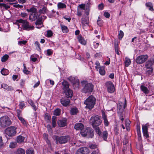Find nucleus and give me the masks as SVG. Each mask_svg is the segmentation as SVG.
Instances as JSON below:
<instances>
[{
	"instance_id": "58",
	"label": "nucleus",
	"mask_w": 154,
	"mask_h": 154,
	"mask_svg": "<svg viewBox=\"0 0 154 154\" xmlns=\"http://www.w3.org/2000/svg\"><path fill=\"white\" fill-rule=\"evenodd\" d=\"M90 2L87 3V4L85 5V10H89L90 5Z\"/></svg>"
},
{
	"instance_id": "61",
	"label": "nucleus",
	"mask_w": 154,
	"mask_h": 154,
	"mask_svg": "<svg viewBox=\"0 0 154 154\" xmlns=\"http://www.w3.org/2000/svg\"><path fill=\"white\" fill-rule=\"evenodd\" d=\"M23 72L25 74L28 75L30 74V72L27 69H23Z\"/></svg>"
},
{
	"instance_id": "14",
	"label": "nucleus",
	"mask_w": 154,
	"mask_h": 154,
	"mask_svg": "<svg viewBox=\"0 0 154 154\" xmlns=\"http://www.w3.org/2000/svg\"><path fill=\"white\" fill-rule=\"evenodd\" d=\"M136 62L138 64H141L144 62V55H142L138 56L136 59Z\"/></svg>"
},
{
	"instance_id": "10",
	"label": "nucleus",
	"mask_w": 154,
	"mask_h": 154,
	"mask_svg": "<svg viewBox=\"0 0 154 154\" xmlns=\"http://www.w3.org/2000/svg\"><path fill=\"white\" fill-rule=\"evenodd\" d=\"M106 85L108 91L110 93H112L115 91V88L113 83L110 82L106 83Z\"/></svg>"
},
{
	"instance_id": "59",
	"label": "nucleus",
	"mask_w": 154,
	"mask_h": 154,
	"mask_svg": "<svg viewBox=\"0 0 154 154\" xmlns=\"http://www.w3.org/2000/svg\"><path fill=\"white\" fill-rule=\"evenodd\" d=\"M79 6L80 8H82L83 10L85 9V5L83 4H81L79 5Z\"/></svg>"
},
{
	"instance_id": "57",
	"label": "nucleus",
	"mask_w": 154,
	"mask_h": 154,
	"mask_svg": "<svg viewBox=\"0 0 154 154\" xmlns=\"http://www.w3.org/2000/svg\"><path fill=\"white\" fill-rule=\"evenodd\" d=\"M26 154H34L33 150L29 149L26 151Z\"/></svg>"
},
{
	"instance_id": "17",
	"label": "nucleus",
	"mask_w": 154,
	"mask_h": 154,
	"mask_svg": "<svg viewBox=\"0 0 154 154\" xmlns=\"http://www.w3.org/2000/svg\"><path fill=\"white\" fill-rule=\"evenodd\" d=\"M154 62V60L153 59H151L147 61L145 64L146 68H152V65Z\"/></svg>"
},
{
	"instance_id": "4",
	"label": "nucleus",
	"mask_w": 154,
	"mask_h": 154,
	"mask_svg": "<svg viewBox=\"0 0 154 154\" xmlns=\"http://www.w3.org/2000/svg\"><path fill=\"white\" fill-rule=\"evenodd\" d=\"M11 124L10 119L7 116H4L0 118V126L2 128H5Z\"/></svg>"
},
{
	"instance_id": "2",
	"label": "nucleus",
	"mask_w": 154,
	"mask_h": 154,
	"mask_svg": "<svg viewBox=\"0 0 154 154\" xmlns=\"http://www.w3.org/2000/svg\"><path fill=\"white\" fill-rule=\"evenodd\" d=\"M83 87L82 91L83 93H90L92 92L94 88L93 85L91 83H88L87 81H82L81 82Z\"/></svg>"
},
{
	"instance_id": "35",
	"label": "nucleus",
	"mask_w": 154,
	"mask_h": 154,
	"mask_svg": "<svg viewBox=\"0 0 154 154\" xmlns=\"http://www.w3.org/2000/svg\"><path fill=\"white\" fill-rule=\"evenodd\" d=\"M61 27L62 32L63 33H66L68 32V29L66 26L64 25H61Z\"/></svg>"
},
{
	"instance_id": "38",
	"label": "nucleus",
	"mask_w": 154,
	"mask_h": 154,
	"mask_svg": "<svg viewBox=\"0 0 154 154\" xmlns=\"http://www.w3.org/2000/svg\"><path fill=\"white\" fill-rule=\"evenodd\" d=\"M42 17L38 18L35 22V24L36 25H41L42 23Z\"/></svg>"
},
{
	"instance_id": "47",
	"label": "nucleus",
	"mask_w": 154,
	"mask_h": 154,
	"mask_svg": "<svg viewBox=\"0 0 154 154\" xmlns=\"http://www.w3.org/2000/svg\"><path fill=\"white\" fill-rule=\"evenodd\" d=\"M19 119L21 121V122L24 125H26V122H25V120H24V119L21 116H18V117Z\"/></svg>"
},
{
	"instance_id": "19",
	"label": "nucleus",
	"mask_w": 154,
	"mask_h": 154,
	"mask_svg": "<svg viewBox=\"0 0 154 154\" xmlns=\"http://www.w3.org/2000/svg\"><path fill=\"white\" fill-rule=\"evenodd\" d=\"M66 120H60L57 121V124L59 126L64 127L66 125Z\"/></svg>"
},
{
	"instance_id": "11",
	"label": "nucleus",
	"mask_w": 154,
	"mask_h": 154,
	"mask_svg": "<svg viewBox=\"0 0 154 154\" xmlns=\"http://www.w3.org/2000/svg\"><path fill=\"white\" fill-rule=\"evenodd\" d=\"M154 93V89L153 87L149 86L148 88L145 87V94L146 96H150Z\"/></svg>"
},
{
	"instance_id": "33",
	"label": "nucleus",
	"mask_w": 154,
	"mask_h": 154,
	"mask_svg": "<svg viewBox=\"0 0 154 154\" xmlns=\"http://www.w3.org/2000/svg\"><path fill=\"white\" fill-rule=\"evenodd\" d=\"M16 154H25V151L21 148H19L17 150Z\"/></svg>"
},
{
	"instance_id": "7",
	"label": "nucleus",
	"mask_w": 154,
	"mask_h": 154,
	"mask_svg": "<svg viewBox=\"0 0 154 154\" xmlns=\"http://www.w3.org/2000/svg\"><path fill=\"white\" fill-rule=\"evenodd\" d=\"M70 139V137L68 135L61 136L56 138L57 142H59L60 144L65 143L69 141Z\"/></svg>"
},
{
	"instance_id": "21",
	"label": "nucleus",
	"mask_w": 154,
	"mask_h": 154,
	"mask_svg": "<svg viewBox=\"0 0 154 154\" xmlns=\"http://www.w3.org/2000/svg\"><path fill=\"white\" fill-rule=\"evenodd\" d=\"M145 5L146 8L150 11H154L153 4L151 2H148L146 3Z\"/></svg>"
},
{
	"instance_id": "49",
	"label": "nucleus",
	"mask_w": 154,
	"mask_h": 154,
	"mask_svg": "<svg viewBox=\"0 0 154 154\" xmlns=\"http://www.w3.org/2000/svg\"><path fill=\"white\" fill-rule=\"evenodd\" d=\"M27 42V41H26L23 40L18 42V44L20 45H21L22 44L25 45Z\"/></svg>"
},
{
	"instance_id": "29",
	"label": "nucleus",
	"mask_w": 154,
	"mask_h": 154,
	"mask_svg": "<svg viewBox=\"0 0 154 154\" xmlns=\"http://www.w3.org/2000/svg\"><path fill=\"white\" fill-rule=\"evenodd\" d=\"M78 39L79 42L81 44L84 45L86 44V41L85 40L84 38L81 35L78 36Z\"/></svg>"
},
{
	"instance_id": "41",
	"label": "nucleus",
	"mask_w": 154,
	"mask_h": 154,
	"mask_svg": "<svg viewBox=\"0 0 154 154\" xmlns=\"http://www.w3.org/2000/svg\"><path fill=\"white\" fill-rule=\"evenodd\" d=\"M60 110L59 109H57L54 111V115L57 116H59L60 115Z\"/></svg>"
},
{
	"instance_id": "46",
	"label": "nucleus",
	"mask_w": 154,
	"mask_h": 154,
	"mask_svg": "<svg viewBox=\"0 0 154 154\" xmlns=\"http://www.w3.org/2000/svg\"><path fill=\"white\" fill-rule=\"evenodd\" d=\"M53 35V32L51 30H48L47 33V36L48 37H50Z\"/></svg>"
},
{
	"instance_id": "15",
	"label": "nucleus",
	"mask_w": 154,
	"mask_h": 154,
	"mask_svg": "<svg viewBox=\"0 0 154 154\" xmlns=\"http://www.w3.org/2000/svg\"><path fill=\"white\" fill-rule=\"evenodd\" d=\"M100 134H98V133H97L98 134L99 136L101 137L104 140H106L108 136V133L107 131H104L102 133L100 130Z\"/></svg>"
},
{
	"instance_id": "50",
	"label": "nucleus",
	"mask_w": 154,
	"mask_h": 154,
	"mask_svg": "<svg viewBox=\"0 0 154 154\" xmlns=\"http://www.w3.org/2000/svg\"><path fill=\"white\" fill-rule=\"evenodd\" d=\"M53 52L51 49H48L47 50V53L48 55L50 56L53 54Z\"/></svg>"
},
{
	"instance_id": "37",
	"label": "nucleus",
	"mask_w": 154,
	"mask_h": 154,
	"mask_svg": "<svg viewBox=\"0 0 154 154\" xmlns=\"http://www.w3.org/2000/svg\"><path fill=\"white\" fill-rule=\"evenodd\" d=\"M57 7L58 8L61 9L66 8V6L64 4L60 2L58 4Z\"/></svg>"
},
{
	"instance_id": "28",
	"label": "nucleus",
	"mask_w": 154,
	"mask_h": 154,
	"mask_svg": "<svg viewBox=\"0 0 154 154\" xmlns=\"http://www.w3.org/2000/svg\"><path fill=\"white\" fill-rule=\"evenodd\" d=\"M89 128H87L85 129H82L80 132V134L83 137H86V134L88 131H89L90 130H88Z\"/></svg>"
},
{
	"instance_id": "9",
	"label": "nucleus",
	"mask_w": 154,
	"mask_h": 154,
	"mask_svg": "<svg viewBox=\"0 0 154 154\" xmlns=\"http://www.w3.org/2000/svg\"><path fill=\"white\" fill-rule=\"evenodd\" d=\"M89 150L88 148L83 147L79 149L76 154H89Z\"/></svg>"
},
{
	"instance_id": "25",
	"label": "nucleus",
	"mask_w": 154,
	"mask_h": 154,
	"mask_svg": "<svg viewBox=\"0 0 154 154\" xmlns=\"http://www.w3.org/2000/svg\"><path fill=\"white\" fill-rule=\"evenodd\" d=\"M82 23L83 25L84 26L86 24H88L89 23L88 18L87 17H82L81 19Z\"/></svg>"
},
{
	"instance_id": "34",
	"label": "nucleus",
	"mask_w": 154,
	"mask_h": 154,
	"mask_svg": "<svg viewBox=\"0 0 154 154\" xmlns=\"http://www.w3.org/2000/svg\"><path fill=\"white\" fill-rule=\"evenodd\" d=\"M149 126L148 124L145 125V137L146 138L149 137V134L147 131L148 127Z\"/></svg>"
},
{
	"instance_id": "26",
	"label": "nucleus",
	"mask_w": 154,
	"mask_h": 154,
	"mask_svg": "<svg viewBox=\"0 0 154 154\" xmlns=\"http://www.w3.org/2000/svg\"><path fill=\"white\" fill-rule=\"evenodd\" d=\"M1 87L2 88H3L8 91H11L13 90V89L11 86H8L6 84H2Z\"/></svg>"
},
{
	"instance_id": "13",
	"label": "nucleus",
	"mask_w": 154,
	"mask_h": 154,
	"mask_svg": "<svg viewBox=\"0 0 154 154\" xmlns=\"http://www.w3.org/2000/svg\"><path fill=\"white\" fill-rule=\"evenodd\" d=\"M70 101L69 99L62 98L60 100L61 104L64 106H66L70 103Z\"/></svg>"
},
{
	"instance_id": "42",
	"label": "nucleus",
	"mask_w": 154,
	"mask_h": 154,
	"mask_svg": "<svg viewBox=\"0 0 154 154\" xmlns=\"http://www.w3.org/2000/svg\"><path fill=\"white\" fill-rule=\"evenodd\" d=\"M131 63L130 60L128 58H125V66L126 67L128 66Z\"/></svg>"
},
{
	"instance_id": "36",
	"label": "nucleus",
	"mask_w": 154,
	"mask_h": 154,
	"mask_svg": "<svg viewBox=\"0 0 154 154\" xmlns=\"http://www.w3.org/2000/svg\"><path fill=\"white\" fill-rule=\"evenodd\" d=\"M56 118L55 116H53L52 117V125L53 127L54 128L56 125Z\"/></svg>"
},
{
	"instance_id": "39",
	"label": "nucleus",
	"mask_w": 154,
	"mask_h": 154,
	"mask_svg": "<svg viewBox=\"0 0 154 154\" xmlns=\"http://www.w3.org/2000/svg\"><path fill=\"white\" fill-rule=\"evenodd\" d=\"M1 73L3 75H6L8 73V70L5 69H3L1 70Z\"/></svg>"
},
{
	"instance_id": "64",
	"label": "nucleus",
	"mask_w": 154,
	"mask_h": 154,
	"mask_svg": "<svg viewBox=\"0 0 154 154\" xmlns=\"http://www.w3.org/2000/svg\"><path fill=\"white\" fill-rule=\"evenodd\" d=\"M128 143V140L126 139L125 138V140H123V144L124 145H126Z\"/></svg>"
},
{
	"instance_id": "32",
	"label": "nucleus",
	"mask_w": 154,
	"mask_h": 154,
	"mask_svg": "<svg viewBox=\"0 0 154 154\" xmlns=\"http://www.w3.org/2000/svg\"><path fill=\"white\" fill-rule=\"evenodd\" d=\"M24 137L20 135L18 136L17 138V140L18 143H21L24 141Z\"/></svg>"
},
{
	"instance_id": "23",
	"label": "nucleus",
	"mask_w": 154,
	"mask_h": 154,
	"mask_svg": "<svg viewBox=\"0 0 154 154\" xmlns=\"http://www.w3.org/2000/svg\"><path fill=\"white\" fill-rule=\"evenodd\" d=\"M62 85L63 86V89L64 90V91H66L68 89L69 87V84L68 83L65 81L62 83Z\"/></svg>"
},
{
	"instance_id": "27",
	"label": "nucleus",
	"mask_w": 154,
	"mask_h": 154,
	"mask_svg": "<svg viewBox=\"0 0 154 154\" xmlns=\"http://www.w3.org/2000/svg\"><path fill=\"white\" fill-rule=\"evenodd\" d=\"M65 91V94L67 97H72L73 95L72 91L69 89H68Z\"/></svg>"
},
{
	"instance_id": "8",
	"label": "nucleus",
	"mask_w": 154,
	"mask_h": 154,
	"mask_svg": "<svg viewBox=\"0 0 154 154\" xmlns=\"http://www.w3.org/2000/svg\"><path fill=\"white\" fill-rule=\"evenodd\" d=\"M16 22L18 23H22L23 25L22 26L24 29H33L34 28L33 26H31L29 25V23L26 20H23L22 19H20L19 20H17Z\"/></svg>"
},
{
	"instance_id": "56",
	"label": "nucleus",
	"mask_w": 154,
	"mask_h": 154,
	"mask_svg": "<svg viewBox=\"0 0 154 154\" xmlns=\"http://www.w3.org/2000/svg\"><path fill=\"white\" fill-rule=\"evenodd\" d=\"M3 143L2 142V139L1 137H0V148H2L3 146Z\"/></svg>"
},
{
	"instance_id": "31",
	"label": "nucleus",
	"mask_w": 154,
	"mask_h": 154,
	"mask_svg": "<svg viewBox=\"0 0 154 154\" xmlns=\"http://www.w3.org/2000/svg\"><path fill=\"white\" fill-rule=\"evenodd\" d=\"M70 112L71 115H74L78 112V110L76 107H74L71 109Z\"/></svg>"
},
{
	"instance_id": "52",
	"label": "nucleus",
	"mask_w": 154,
	"mask_h": 154,
	"mask_svg": "<svg viewBox=\"0 0 154 154\" xmlns=\"http://www.w3.org/2000/svg\"><path fill=\"white\" fill-rule=\"evenodd\" d=\"M2 6H3L6 10H7L8 9L10 8V6H9L7 5L4 3H2Z\"/></svg>"
},
{
	"instance_id": "5",
	"label": "nucleus",
	"mask_w": 154,
	"mask_h": 154,
	"mask_svg": "<svg viewBox=\"0 0 154 154\" xmlns=\"http://www.w3.org/2000/svg\"><path fill=\"white\" fill-rule=\"evenodd\" d=\"M16 129L17 128L15 127L11 126L5 129V136L8 139V138L7 136L12 137L15 135L17 133Z\"/></svg>"
},
{
	"instance_id": "63",
	"label": "nucleus",
	"mask_w": 154,
	"mask_h": 154,
	"mask_svg": "<svg viewBox=\"0 0 154 154\" xmlns=\"http://www.w3.org/2000/svg\"><path fill=\"white\" fill-rule=\"evenodd\" d=\"M119 130L118 129L117 127H115L114 128V131L116 135H117L119 134Z\"/></svg>"
},
{
	"instance_id": "51",
	"label": "nucleus",
	"mask_w": 154,
	"mask_h": 154,
	"mask_svg": "<svg viewBox=\"0 0 154 154\" xmlns=\"http://www.w3.org/2000/svg\"><path fill=\"white\" fill-rule=\"evenodd\" d=\"M102 21H101L100 18V17H99L98 20H97V24L100 26H101L102 25Z\"/></svg>"
},
{
	"instance_id": "40",
	"label": "nucleus",
	"mask_w": 154,
	"mask_h": 154,
	"mask_svg": "<svg viewBox=\"0 0 154 154\" xmlns=\"http://www.w3.org/2000/svg\"><path fill=\"white\" fill-rule=\"evenodd\" d=\"M9 56L8 54H5L2 58L1 61L2 62H5L8 59Z\"/></svg>"
},
{
	"instance_id": "60",
	"label": "nucleus",
	"mask_w": 154,
	"mask_h": 154,
	"mask_svg": "<svg viewBox=\"0 0 154 154\" xmlns=\"http://www.w3.org/2000/svg\"><path fill=\"white\" fill-rule=\"evenodd\" d=\"M31 12L32 13H35L37 12V9L34 8H31Z\"/></svg>"
},
{
	"instance_id": "24",
	"label": "nucleus",
	"mask_w": 154,
	"mask_h": 154,
	"mask_svg": "<svg viewBox=\"0 0 154 154\" xmlns=\"http://www.w3.org/2000/svg\"><path fill=\"white\" fill-rule=\"evenodd\" d=\"M102 118L104 120V123L105 126H107L109 125V122L106 117L105 114L104 112H102Z\"/></svg>"
},
{
	"instance_id": "12",
	"label": "nucleus",
	"mask_w": 154,
	"mask_h": 154,
	"mask_svg": "<svg viewBox=\"0 0 154 154\" xmlns=\"http://www.w3.org/2000/svg\"><path fill=\"white\" fill-rule=\"evenodd\" d=\"M123 103L121 102H119L118 103L117 111L118 114L120 115L121 113L123 112L124 107L122 108V106Z\"/></svg>"
},
{
	"instance_id": "43",
	"label": "nucleus",
	"mask_w": 154,
	"mask_h": 154,
	"mask_svg": "<svg viewBox=\"0 0 154 154\" xmlns=\"http://www.w3.org/2000/svg\"><path fill=\"white\" fill-rule=\"evenodd\" d=\"M17 143L16 142H11L10 143L9 146V147L11 148H14L16 147Z\"/></svg>"
},
{
	"instance_id": "1",
	"label": "nucleus",
	"mask_w": 154,
	"mask_h": 154,
	"mask_svg": "<svg viewBox=\"0 0 154 154\" xmlns=\"http://www.w3.org/2000/svg\"><path fill=\"white\" fill-rule=\"evenodd\" d=\"M92 125L96 133L100 134V129L99 126L101 124L102 121L97 115L92 116L90 119Z\"/></svg>"
},
{
	"instance_id": "53",
	"label": "nucleus",
	"mask_w": 154,
	"mask_h": 154,
	"mask_svg": "<svg viewBox=\"0 0 154 154\" xmlns=\"http://www.w3.org/2000/svg\"><path fill=\"white\" fill-rule=\"evenodd\" d=\"M104 16L107 18H108L110 16V14L107 12H105L104 14Z\"/></svg>"
},
{
	"instance_id": "48",
	"label": "nucleus",
	"mask_w": 154,
	"mask_h": 154,
	"mask_svg": "<svg viewBox=\"0 0 154 154\" xmlns=\"http://www.w3.org/2000/svg\"><path fill=\"white\" fill-rule=\"evenodd\" d=\"M124 36V33L122 31L120 30L119 31V39H121Z\"/></svg>"
},
{
	"instance_id": "22",
	"label": "nucleus",
	"mask_w": 154,
	"mask_h": 154,
	"mask_svg": "<svg viewBox=\"0 0 154 154\" xmlns=\"http://www.w3.org/2000/svg\"><path fill=\"white\" fill-rule=\"evenodd\" d=\"M48 11V10L47 9L46 7L45 6H43L42 9H40L39 11V15L40 16V14H45L47 13Z\"/></svg>"
},
{
	"instance_id": "20",
	"label": "nucleus",
	"mask_w": 154,
	"mask_h": 154,
	"mask_svg": "<svg viewBox=\"0 0 154 154\" xmlns=\"http://www.w3.org/2000/svg\"><path fill=\"white\" fill-rule=\"evenodd\" d=\"M90 131H88L86 134V137L87 138H92L94 136V131L91 128H89L88 129Z\"/></svg>"
},
{
	"instance_id": "3",
	"label": "nucleus",
	"mask_w": 154,
	"mask_h": 154,
	"mask_svg": "<svg viewBox=\"0 0 154 154\" xmlns=\"http://www.w3.org/2000/svg\"><path fill=\"white\" fill-rule=\"evenodd\" d=\"M96 99L92 95L90 96L87 98L84 102L86 105L85 108L90 110L92 109L95 104Z\"/></svg>"
},
{
	"instance_id": "6",
	"label": "nucleus",
	"mask_w": 154,
	"mask_h": 154,
	"mask_svg": "<svg viewBox=\"0 0 154 154\" xmlns=\"http://www.w3.org/2000/svg\"><path fill=\"white\" fill-rule=\"evenodd\" d=\"M137 129L139 140V143L137 145V149H138L141 152H142L143 154H144L143 152L142 151L143 150V145H142V141L141 140V134L140 131V127L139 125H137Z\"/></svg>"
},
{
	"instance_id": "30",
	"label": "nucleus",
	"mask_w": 154,
	"mask_h": 154,
	"mask_svg": "<svg viewBox=\"0 0 154 154\" xmlns=\"http://www.w3.org/2000/svg\"><path fill=\"white\" fill-rule=\"evenodd\" d=\"M146 74L147 75L149 76L152 74V72L153 69L152 68H146Z\"/></svg>"
},
{
	"instance_id": "44",
	"label": "nucleus",
	"mask_w": 154,
	"mask_h": 154,
	"mask_svg": "<svg viewBox=\"0 0 154 154\" xmlns=\"http://www.w3.org/2000/svg\"><path fill=\"white\" fill-rule=\"evenodd\" d=\"M99 72L102 75H104L105 73V72L103 68H100L99 69Z\"/></svg>"
},
{
	"instance_id": "45",
	"label": "nucleus",
	"mask_w": 154,
	"mask_h": 154,
	"mask_svg": "<svg viewBox=\"0 0 154 154\" xmlns=\"http://www.w3.org/2000/svg\"><path fill=\"white\" fill-rule=\"evenodd\" d=\"M29 103L31 105V106L33 107L34 109L36 111V107L34 103L31 100L29 101Z\"/></svg>"
},
{
	"instance_id": "54",
	"label": "nucleus",
	"mask_w": 154,
	"mask_h": 154,
	"mask_svg": "<svg viewBox=\"0 0 154 154\" xmlns=\"http://www.w3.org/2000/svg\"><path fill=\"white\" fill-rule=\"evenodd\" d=\"M97 146L95 144H91L90 145L89 147L91 148V149H93L97 148Z\"/></svg>"
},
{
	"instance_id": "55",
	"label": "nucleus",
	"mask_w": 154,
	"mask_h": 154,
	"mask_svg": "<svg viewBox=\"0 0 154 154\" xmlns=\"http://www.w3.org/2000/svg\"><path fill=\"white\" fill-rule=\"evenodd\" d=\"M104 7V5L103 3H101L99 5H98V9L100 10H101L103 9Z\"/></svg>"
},
{
	"instance_id": "62",
	"label": "nucleus",
	"mask_w": 154,
	"mask_h": 154,
	"mask_svg": "<svg viewBox=\"0 0 154 154\" xmlns=\"http://www.w3.org/2000/svg\"><path fill=\"white\" fill-rule=\"evenodd\" d=\"M24 106L25 104L23 103H20L19 104L20 108V109H22Z\"/></svg>"
},
{
	"instance_id": "18",
	"label": "nucleus",
	"mask_w": 154,
	"mask_h": 154,
	"mask_svg": "<svg viewBox=\"0 0 154 154\" xmlns=\"http://www.w3.org/2000/svg\"><path fill=\"white\" fill-rule=\"evenodd\" d=\"M84 126L81 123H76L74 126V128L77 130H80L81 131L84 128Z\"/></svg>"
},
{
	"instance_id": "16",
	"label": "nucleus",
	"mask_w": 154,
	"mask_h": 154,
	"mask_svg": "<svg viewBox=\"0 0 154 154\" xmlns=\"http://www.w3.org/2000/svg\"><path fill=\"white\" fill-rule=\"evenodd\" d=\"M39 14L37 13H31L29 15V19L32 21L35 20L37 18V16H38Z\"/></svg>"
}]
</instances>
